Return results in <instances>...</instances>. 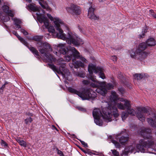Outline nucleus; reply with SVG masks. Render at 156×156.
I'll return each mask as SVG.
<instances>
[{"label":"nucleus","instance_id":"1","mask_svg":"<svg viewBox=\"0 0 156 156\" xmlns=\"http://www.w3.org/2000/svg\"><path fill=\"white\" fill-rule=\"evenodd\" d=\"M37 15L38 21L40 23H43L45 28L48 29V31L50 33H53V35L58 38L66 40L68 44H72L76 46L83 43L82 40L76 35L70 31L68 25L59 18H54L49 14L47 15L51 20L53 21L57 31V32H55L54 27L53 26H51L48 27V20L44 15L37 13Z\"/></svg>","mask_w":156,"mask_h":156},{"label":"nucleus","instance_id":"2","mask_svg":"<svg viewBox=\"0 0 156 156\" xmlns=\"http://www.w3.org/2000/svg\"><path fill=\"white\" fill-rule=\"evenodd\" d=\"M111 95L110 97L111 102L106 103L108 105L107 108H102V112H101L99 108H95L93 112V115L94 118L95 123L96 125L99 126L103 125V122L101 120L102 118L104 122H111L113 117L117 118L119 116L117 108L115 105L117 106L116 104L122 102L120 101L118 95L114 90L112 91Z\"/></svg>","mask_w":156,"mask_h":156},{"label":"nucleus","instance_id":"3","mask_svg":"<svg viewBox=\"0 0 156 156\" xmlns=\"http://www.w3.org/2000/svg\"><path fill=\"white\" fill-rule=\"evenodd\" d=\"M140 134L144 138L139 140V144L136 145V147L135 145L132 144L126 147L122 153L123 155H127L129 153H132L136 150L143 153L145 152L146 150H154V141L151 130L144 128L140 130Z\"/></svg>","mask_w":156,"mask_h":156},{"label":"nucleus","instance_id":"4","mask_svg":"<svg viewBox=\"0 0 156 156\" xmlns=\"http://www.w3.org/2000/svg\"><path fill=\"white\" fill-rule=\"evenodd\" d=\"M88 71L92 76L93 72L95 73H99V77L103 79L105 78V76L104 73V69L101 67H96L95 65L92 64H89L88 66ZM90 79L94 83H92L90 85L91 87L94 88H97L95 91L98 93L100 94L102 96H105L107 93L108 90L113 89L114 85L110 83L107 84L105 82H100L96 80V79L93 78L91 76L90 77Z\"/></svg>","mask_w":156,"mask_h":156},{"label":"nucleus","instance_id":"5","mask_svg":"<svg viewBox=\"0 0 156 156\" xmlns=\"http://www.w3.org/2000/svg\"><path fill=\"white\" fill-rule=\"evenodd\" d=\"M120 101L123 103H118L116 104L117 107L119 109L125 110L126 109L128 114L132 116L136 115L138 119L142 122L145 121V116L143 113H147L148 112L147 109L144 107H138L137 108L138 112L136 113L135 110L131 108L130 102L126 99L121 98Z\"/></svg>","mask_w":156,"mask_h":156},{"label":"nucleus","instance_id":"6","mask_svg":"<svg viewBox=\"0 0 156 156\" xmlns=\"http://www.w3.org/2000/svg\"><path fill=\"white\" fill-rule=\"evenodd\" d=\"M43 38V36H35L32 37L28 38V39L40 43L41 46H39V45H38L37 47L39 51L41 54V56L44 61L51 62H55L56 61V59L48 53V51L51 49L50 45L46 42L43 43L41 42ZM37 44H39L38 43Z\"/></svg>","mask_w":156,"mask_h":156},{"label":"nucleus","instance_id":"7","mask_svg":"<svg viewBox=\"0 0 156 156\" xmlns=\"http://www.w3.org/2000/svg\"><path fill=\"white\" fill-rule=\"evenodd\" d=\"M69 92L71 93L76 94L83 100L93 99L96 96V93L91 89H87L81 88L79 91L69 87L68 89Z\"/></svg>","mask_w":156,"mask_h":156},{"label":"nucleus","instance_id":"8","mask_svg":"<svg viewBox=\"0 0 156 156\" xmlns=\"http://www.w3.org/2000/svg\"><path fill=\"white\" fill-rule=\"evenodd\" d=\"M145 43L143 42L140 44L138 48L135 51L131 50L129 51L131 57L135 59L141 60L145 58L147 56V53L144 50L147 47Z\"/></svg>","mask_w":156,"mask_h":156},{"label":"nucleus","instance_id":"9","mask_svg":"<svg viewBox=\"0 0 156 156\" xmlns=\"http://www.w3.org/2000/svg\"><path fill=\"white\" fill-rule=\"evenodd\" d=\"M67 49L68 51H70L72 52V54L69 55L68 53L65 56L66 60L67 62H69L73 56L74 59H80L84 63L88 62L87 60L80 55V52L75 48L69 46Z\"/></svg>","mask_w":156,"mask_h":156},{"label":"nucleus","instance_id":"10","mask_svg":"<svg viewBox=\"0 0 156 156\" xmlns=\"http://www.w3.org/2000/svg\"><path fill=\"white\" fill-rule=\"evenodd\" d=\"M64 60L62 58H60L57 60V65H60L59 68H57L56 66L53 64H48L49 67L52 69L54 72L58 73H60L63 75L65 73V64L63 63Z\"/></svg>","mask_w":156,"mask_h":156},{"label":"nucleus","instance_id":"11","mask_svg":"<svg viewBox=\"0 0 156 156\" xmlns=\"http://www.w3.org/2000/svg\"><path fill=\"white\" fill-rule=\"evenodd\" d=\"M67 11L72 15L78 16L81 13V7L75 4L72 3L69 6L66 8Z\"/></svg>","mask_w":156,"mask_h":156},{"label":"nucleus","instance_id":"12","mask_svg":"<svg viewBox=\"0 0 156 156\" xmlns=\"http://www.w3.org/2000/svg\"><path fill=\"white\" fill-rule=\"evenodd\" d=\"M12 33L18 38V39L23 44L27 46L29 50L34 55L35 57L39 59V55L38 51L34 48L31 46H27L28 44L23 38L20 36L17 32L15 31H13Z\"/></svg>","mask_w":156,"mask_h":156},{"label":"nucleus","instance_id":"13","mask_svg":"<svg viewBox=\"0 0 156 156\" xmlns=\"http://www.w3.org/2000/svg\"><path fill=\"white\" fill-rule=\"evenodd\" d=\"M115 138L122 145L126 144L129 139V135L125 130L121 131L115 136Z\"/></svg>","mask_w":156,"mask_h":156},{"label":"nucleus","instance_id":"14","mask_svg":"<svg viewBox=\"0 0 156 156\" xmlns=\"http://www.w3.org/2000/svg\"><path fill=\"white\" fill-rule=\"evenodd\" d=\"M9 7L6 5H4L2 7V9L4 12L6 13V16L5 17L3 16L2 17V16L0 15V17L4 22H7L10 20L9 16L13 17L14 16L13 12L11 10H9Z\"/></svg>","mask_w":156,"mask_h":156},{"label":"nucleus","instance_id":"15","mask_svg":"<svg viewBox=\"0 0 156 156\" xmlns=\"http://www.w3.org/2000/svg\"><path fill=\"white\" fill-rule=\"evenodd\" d=\"M66 44H60L57 46V48L59 50L58 51H55L54 53L57 56H59V54H62L64 55L66 54Z\"/></svg>","mask_w":156,"mask_h":156},{"label":"nucleus","instance_id":"16","mask_svg":"<svg viewBox=\"0 0 156 156\" xmlns=\"http://www.w3.org/2000/svg\"><path fill=\"white\" fill-rule=\"evenodd\" d=\"M149 115L151 116V118H147V121L152 127L156 128V113H149Z\"/></svg>","mask_w":156,"mask_h":156},{"label":"nucleus","instance_id":"17","mask_svg":"<svg viewBox=\"0 0 156 156\" xmlns=\"http://www.w3.org/2000/svg\"><path fill=\"white\" fill-rule=\"evenodd\" d=\"M94 9L91 6L89 9L88 12V18L92 20H98L99 17L97 16L94 13Z\"/></svg>","mask_w":156,"mask_h":156},{"label":"nucleus","instance_id":"18","mask_svg":"<svg viewBox=\"0 0 156 156\" xmlns=\"http://www.w3.org/2000/svg\"><path fill=\"white\" fill-rule=\"evenodd\" d=\"M27 8L28 9H29V10L31 11L34 12H37L36 13V15H37V13L39 14H40L42 15H44V14H42L40 13V8L36 6V5L34 4H30L29 5H28ZM36 16H37V15Z\"/></svg>","mask_w":156,"mask_h":156},{"label":"nucleus","instance_id":"19","mask_svg":"<svg viewBox=\"0 0 156 156\" xmlns=\"http://www.w3.org/2000/svg\"><path fill=\"white\" fill-rule=\"evenodd\" d=\"M73 64L74 66V68H77L79 67L83 68L85 65L84 64L80 61H76V59H72Z\"/></svg>","mask_w":156,"mask_h":156},{"label":"nucleus","instance_id":"20","mask_svg":"<svg viewBox=\"0 0 156 156\" xmlns=\"http://www.w3.org/2000/svg\"><path fill=\"white\" fill-rule=\"evenodd\" d=\"M147 46H154L156 44V42L154 38H150L146 41Z\"/></svg>","mask_w":156,"mask_h":156},{"label":"nucleus","instance_id":"21","mask_svg":"<svg viewBox=\"0 0 156 156\" xmlns=\"http://www.w3.org/2000/svg\"><path fill=\"white\" fill-rule=\"evenodd\" d=\"M14 23V25H15L16 29L18 30L21 28L20 24L22 23L21 21L20 20L16 18H14L12 19Z\"/></svg>","mask_w":156,"mask_h":156},{"label":"nucleus","instance_id":"22","mask_svg":"<svg viewBox=\"0 0 156 156\" xmlns=\"http://www.w3.org/2000/svg\"><path fill=\"white\" fill-rule=\"evenodd\" d=\"M16 141L19 143L20 145L24 147H27V143L26 142L23 140L21 138L18 137L16 139Z\"/></svg>","mask_w":156,"mask_h":156},{"label":"nucleus","instance_id":"23","mask_svg":"<svg viewBox=\"0 0 156 156\" xmlns=\"http://www.w3.org/2000/svg\"><path fill=\"white\" fill-rule=\"evenodd\" d=\"M143 76V74L142 73H136L133 75V77L135 80H139L142 79Z\"/></svg>","mask_w":156,"mask_h":156},{"label":"nucleus","instance_id":"24","mask_svg":"<svg viewBox=\"0 0 156 156\" xmlns=\"http://www.w3.org/2000/svg\"><path fill=\"white\" fill-rule=\"evenodd\" d=\"M75 74L76 76L81 78H84L86 76L85 74L83 71L75 72Z\"/></svg>","mask_w":156,"mask_h":156},{"label":"nucleus","instance_id":"25","mask_svg":"<svg viewBox=\"0 0 156 156\" xmlns=\"http://www.w3.org/2000/svg\"><path fill=\"white\" fill-rule=\"evenodd\" d=\"M128 114L125 112H123L121 114V117L122 120L124 121L128 117Z\"/></svg>","mask_w":156,"mask_h":156},{"label":"nucleus","instance_id":"26","mask_svg":"<svg viewBox=\"0 0 156 156\" xmlns=\"http://www.w3.org/2000/svg\"><path fill=\"white\" fill-rule=\"evenodd\" d=\"M33 121V119L31 117L27 118L25 120V123L26 124H29Z\"/></svg>","mask_w":156,"mask_h":156},{"label":"nucleus","instance_id":"27","mask_svg":"<svg viewBox=\"0 0 156 156\" xmlns=\"http://www.w3.org/2000/svg\"><path fill=\"white\" fill-rule=\"evenodd\" d=\"M112 142L113 144H114L116 148H120L121 145L119 143L116 142L115 140H112Z\"/></svg>","mask_w":156,"mask_h":156},{"label":"nucleus","instance_id":"28","mask_svg":"<svg viewBox=\"0 0 156 156\" xmlns=\"http://www.w3.org/2000/svg\"><path fill=\"white\" fill-rule=\"evenodd\" d=\"M1 144L4 148H6L8 147L7 144L2 140H1Z\"/></svg>","mask_w":156,"mask_h":156},{"label":"nucleus","instance_id":"29","mask_svg":"<svg viewBox=\"0 0 156 156\" xmlns=\"http://www.w3.org/2000/svg\"><path fill=\"white\" fill-rule=\"evenodd\" d=\"M150 16L153 17L156 19V13L154 12L153 10L151 9L149 11Z\"/></svg>","mask_w":156,"mask_h":156},{"label":"nucleus","instance_id":"30","mask_svg":"<svg viewBox=\"0 0 156 156\" xmlns=\"http://www.w3.org/2000/svg\"><path fill=\"white\" fill-rule=\"evenodd\" d=\"M144 31H143L144 33H143L142 34L139 35V36L140 38H141L142 37H143L144 36V34L147 31V27H145L144 28Z\"/></svg>","mask_w":156,"mask_h":156},{"label":"nucleus","instance_id":"31","mask_svg":"<svg viewBox=\"0 0 156 156\" xmlns=\"http://www.w3.org/2000/svg\"><path fill=\"white\" fill-rule=\"evenodd\" d=\"M113 155L115 156H119V154L118 152L115 150H111Z\"/></svg>","mask_w":156,"mask_h":156},{"label":"nucleus","instance_id":"32","mask_svg":"<svg viewBox=\"0 0 156 156\" xmlns=\"http://www.w3.org/2000/svg\"><path fill=\"white\" fill-rule=\"evenodd\" d=\"M118 90L121 94H123L124 93V89L123 87H119Z\"/></svg>","mask_w":156,"mask_h":156},{"label":"nucleus","instance_id":"33","mask_svg":"<svg viewBox=\"0 0 156 156\" xmlns=\"http://www.w3.org/2000/svg\"><path fill=\"white\" fill-rule=\"evenodd\" d=\"M21 32L24 35H27L28 34V33L24 29H21L20 30Z\"/></svg>","mask_w":156,"mask_h":156},{"label":"nucleus","instance_id":"34","mask_svg":"<svg viewBox=\"0 0 156 156\" xmlns=\"http://www.w3.org/2000/svg\"><path fill=\"white\" fill-rule=\"evenodd\" d=\"M82 83L84 85H87L90 83V81L88 80H83L82 81Z\"/></svg>","mask_w":156,"mask_h":156},{"label":"nucleus","instance_id":"35","mask_svg":"<svg viewBox=\"0 0 156 156\" xmlns=\"http://www.w3.org/2000/svg\"><path fill=\"white\" fill-rule=\"evenodd\" d=\"M81 142V144L83 145L84 147H87V144L84 141H82L81 140H79Z\"/></svg>","mask_w":156,"mask_h":156},{"label":"nucleus","instance_id":"36","mask_svg":"<svg viewBox=\"0 0 156 156\" xmlns=\"http://www.w3.org/2000/svg\"><path fill=\"white\" fill-rule=\"evenodd\" d=\"M57 153L60 156H64V154H63L62 151H60L58 149L57 150Z\"/></svg>","mask_w":156,"mask_h":156},{"label":"nucleus","instance_id":"37","mask_svg":"<svg viewBox=\"0 0 156 156\" xmlns=\"http://www.w3.org/2000/svg\"><path fill=\"white\" fill-rule=\"evenodd\" d=\"M111 59L114 61H116L117 60V57L115 55L112 56Z\"/></svg>","mask_w":156,"mask_h":156},{"label":"nucleus","instance_id":"38","mask_svg":"<svg viewBox=\"0 0 156 156\" xmlns=\"http://www.w3.org/2000/svg\"><path fill=\"white\" fill-rule=\"evenodd\" d=\"M77 108L79 110L85 112L86 111V109L85 108H83L82 107H78Z\"/></svg>","mask_w":156,"mask_h":156},{"label":"nucleus","instance_id":"39","mask_svg":"<svg viewBox=\"0 0 156 156\" xmlns=\"http://www.w3.org/2000/svg\"><path fill=\"white\" fill-rule=\"evenodd\" d=\"M26 115L29 116V117H31L33 116V114L30 112L27 113Z\"/></svg>","mask_w":156,"mask_h":156},{"label":"nucleus","instance_id":"40","mask_svg":"<svg viewBox=\"0 0 156 156\" xmlns=\"http://www.w3.org/2000/svg\"><path fill=\"white\" fill-rule=\"evenodd\" d=\"M51 128H52V129L53 130L55 129V130H56L57 131H58V129H57V128L54 125H52V126Z\"/></svg>","mask_w":156,"mask_h":156},{"label":"nucleus","instance_id":"41","mask_svg":"<svg viewBox=\"0 0 156 156\" xmlns=\"http://www.w3.org/2000/svg\"><path fill=\"white\" fill-rule=\"evenodd\" d=\"M5 87V84H3L2 85V87L0 88H1V89H2L3 90H4V88Z\"/></svg>","mask_w":156,"mask_h":156},{"label":"nucleus","instance_id":"42","mask_svg":"<svg viewBox=\"0 0 156 156\" xmlns=\"http://www.w3.org/2000/svg\"><path fill=\"white\" fill-rule=\"evenodd\" d=\"M3 92V90L2 89H1V88H0V94H2Z\"/></svg>","mask_w":156,"mask_h":156},{"label":"nucleus","instance_id":"43","mask_svg":"<svg viewBox=\"0 0 156 156\" xmlns=\"http://www.w3.org/2000/svg\"><path fill=\"white\" fill-rule=\"evenodd\" d=\"M98 0L99 2H104L106 0Z\"/></svg>","mask_w":156,"mask_h":156},{"label":"nucleus","instance_id":"44","mask_svg":"<svg viewBox=\"0 0 156 156\" xmlns=\"http://www.w3.org/2000/svg\"><path fill=\"white\" fill-rule=\"evenodd\" d=\"M80 149L84 153H86V151H85L84 150H83L82 148H80Z\"/></svg>","mask_w":156,"mask_h":156},{"label":"nucleus","instance_id":"45","mask_svg":"<svg viewBox=\"0 0 156 156\" xmlns=\"http://www.w3.org/2000/svg\"><path fill=\"white\" fill-rule=\"evenodd\" d=\"M41 11L43 14H44L45 13V11L44 10H41Z\"/></svg>","mask_w":156,"mask_h":156},{"label":"nucleus","instance_id":"46","mask_svg":"<svg viewBox=\"0 0 156 156\" xmlns=\"http://www.w3.org/2000/svg\"><path fill=\"white\" fill-rule=\"evenodd\" d=\"M7 83H8L7 82H6L4 84H5V85Z\"/></svg>","mask_w":156,"mask_h":156},{"label":"nucleus","instance_id":"47","mask_svg":"<svg viewBox=\"0 0 156 156\" xmlns=\"http://www.w3.org/2000/svg\"><path fill=\"white\" fill-rule=\"evenodd\" d=\"M47 36H49V35H48V34H45V37H47Z\"/></svg>","mask_w":156,"mask_h":156},{"label":"nucleus","instance_id":"48","mask_svg":"<svg viewBox=\"0 0 156 156\" xmlns=\"http://www.w3.org/2000/svg\"><path fill=\"white\" fill-rule=\"evenodd\" d=\"M109 137H111L110 138L111 139L112 136H109Z\"/></svg>","mask_w":156,"mask_h":156},{"label":"nucleus","instance_id":"49","mask_svg":"<svg viewBox=\"0 0 156 156\" xmlns=\"http://www.w3.org/2000/svg\"><path fill=\"white\" fill-rule=\"evenodd\" d=\"M90 3V5L92 4V3Z\"/></svg>","mask_w":156,"mask_h":156}]
</instances>
